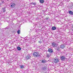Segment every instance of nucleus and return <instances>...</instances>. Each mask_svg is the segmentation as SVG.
<instances>
[{"label":"nucleus","mask_w":73,"mask_h":73,"mask_svg":"<svg viewBox=\"0 0 73 73\" xmlns=\"http://www.w3.org/2000/svg\"><path fill=\"white\" fill-rule=\"evenodd\" d=\"M33 56L34 57H39L40 54L38 52H34L33 54Z\"/></svg>","instance_id":"obj_1"},{"label":"nucleus","mask_w":73,"mask_h":73,"mask_svg":"<svg viewBox=\"0 0 73 73\" xmlns=\"http://www.w3.org/2000/svg\"><path fill=\"white\" fill-rule=\"evenodd\" d=\"M53 62L56 64H58V62H59V59L58 58H55L53 60Z\"/></svg>","instance_id":"obj_2"},{"label":"nucleus","mask_w":73,"mask_h":73,"mask_svg":"<svg viewBox=\"0 0 73 73\" xmlns=\"http://www.w3.org/2000/svg\"><path fill=\"white\" fill-rule=\"evenodd\" d=\"M52 46H53V47H55V48H56V47L57 46V44L54 42H53L52 43Z\"/></svg>","instance_id":"obj_3"},{"label":"nucleus","mask_w":73,"mask_h":73,"mask_svg":"<svg viewBox=\"0 0 73 73\" xmlns=\"http://www.w3.org/2000/svg\"><path fill=\"white\" fill-rule=\"evenodd\" d=\"M62 61H64L66 59V57L64 56H62L60 58Z\"/></svg>","instance_id":"obj_4"},{"label":"nucleus","mask_w":73,"mask_h":73,"mask_svg":"<svg viewBox=\"0 0 73 73\" xmlns=\"http://www.w3.org/2000/svg\"><path fill=\"white\" fill-rule=\"evenodd\" d=\"M65 44H62L60 45V48L62 49H64L65 48Z\"/></svg>","instance_id":"obj_5"},{"label":"nucleus","mask_w":73,"mask_h":73,"mask_svg":"<svg viewBox=\"0 0 73 73\" xmlns=\"http://www.w3.org/2000/svg\"><path fill=\"white\" fill-rule=\"evenodd\" d=\"M30 58H31V56L29 54L26 57V60H29Z\"/></svg>","instance_id":"obj_6"},{"label":"nucleus","mask_w":73,"mask_h":73,"mask_svg":"<svg viewBox=\"0 0 73 73\" xmlns=\"http://www.w3.org/2000/svg\"><path fill=\"white\" fill-rule=\"evenodd\" d=\"M55 49L57 50L58 51H60L61 50V48L59 47H58L56 48Z\"/></svg>","instance_id":"obj_7"},{"label":"nucleus","mask_w":73,"mask_h":73,"mask_svg":"<svg viewBox=\"0 0 73 73\" xmlns=\"http://www.w3.org/2000/svg\"><path fill=\"white\" fill-rule=\"evenodd\" d=\"M15 5H16L15 3H12L11 5V8H14V7H15Z\"/></svg>","instance_id":"obj_8"},{"label":"nucleus","mask_w":73,"mask_h":73,"mask_svg":"<svg viewBox=\"0 0 73 73\" xmlns=\"http://www.w3.org/2000/svg\"><path fill=\"white\" fill-rule=\"evenodd\" d=\"M1 11L2 12H5L6 11L5 7H4L3 8H2V9Z\"/></svg>","instance_id":"obj_9"},{"label":"nucleus","mask_w":73,"mask_h":73,"mask_svg":"<svg viewBox=\"0 0 73 73\" xmlns=\"http://www.w3.org/2000/svg\"><path fill=\"white\" fill-rule=\"evenodd\" d=\"M48 51L49 52H50V53H52L53 52V50H52L51 48H49Z\"/></svg>","instance_id":"obj_10"},{"label":"nucleus","mask_w":73,"mask_h":73,"mask_svg":"<svg viewBox=\"0 0 73 73\" xmlns=\"http://www.w3.org/2000/svg\"><path fill=\"white\" fill-rule=\"evenodd\" d=\"M30 5H32V4L33 5H35V6L36 5V2H33L30 3Z\"/></svg>","instance_id":"obj_11"},{"label":"nucleus","mask_w":73,"mask_h":73,"mask_svg":"<svg viewBox=\"0 0 73 73\" xmlns=\"http://www.w3.org/2000/svg\"><path fill=\"white\" fill-rule=\"evenodd\" d=\"M69 13L70 15H73V12L72 11H69Z\"/></svg>","instance_id":"obj_12"},{"label":"nucleus","mask_w":73,"mask_h":73,"mask_svg":"<svg viewBox=\"0 0 73 73\" xmlns=\"http://www.w3.org/2000/svg\"><path fill=\"white\" fill-rule=\"evenodd\" d=\"M52 30L53 31L56 30V27H52Z\"/></svg>","instance_id":"obj_13"},{"label":"nucleus","mask_w":73,"mask_h":73,"mask_svg":"<svg viewBox=\"0 0 73 73\" xmlns=\"http://www.w3.org/2000/svg\"><path fill=\"white\" fill-rule=\"evenodd\" d=\"M17 50H21V48L20 46L17 47Z\"/></svg>","instance_id":"obj_14"},{"label":"nucleus","mask_w":73,"mask_h":73,"mask_svg":"<svg viewBox=\"0 0 73 73\" xmlns=\"http://www.w3.org/2000/svg\"><path fill=\"white\" fill-rule=\"evenodd\" d=\"M40 3H44V0H40Z\"/></svg>","instance_id":"obj_15"},{"label":"nucleus","mask_w":73,"mask_h":73,"mask_svg":"<svg viewBox=\"0 0 73 73\" xmlns=\"http://www.w3.org/2000/svg\"><path fill=\"white\" fill-rule=\"evenodd\" d=\"M42 70H46V68L45 66H44L43 67H42Z\"/></svg>","instance_id":"obj_16"},{"label":"nucleus","mask_w":73,"mask_h":73,"mask_svg":"<svg viewBox=\"0 0 73 73\" xmlns=\"http://www.w3.org/2000/svg\"><path fill=\"white\" fill-rule=\"evenodd\" d=\"M46 62V60H43L42 61V63H45Z\"/></svg>","instance_id":"obj_17"},{"label":"nucleus","mask_w":73,"mask_h":73,"mask_svg":"<svg viewBox=\"0 0 73 73\" xmlns=\"http://www.w3.org/2000/svg\"><path fill=\"white\" fill-rule=\"evenodd\" d=\"M20 68L21 69H24V66L22 65L20 66Z\"/></svg>","instance_id":"obj_18"},{"label":"nucleus","mask_w":73,"mask_h":73,"mask_svg":"<svg viewBox=\"0 0 73 73\" xmlns=\"http://www.w3.org/2000/svg\"><path fill=\"white\" fill-rule=\"evenodd\" d=\"M17 32L18 34H20V30H18Z\"/></svg>","instance_id":"obj_19"},{"label":"nucleus","mask_w":73,"mask_h":73,"mask_svg":"<svg viewBox=\"0 0 73 73\" xmlns=\"http://www.w3.org/2000/svg\"><path fill=\"white\" fill-rule=\"evenodd\" d=\"M45 20H49V17H47L46 18H45Z\"/></svg>","instance_id":"obj_20"},{"label":"nucleus","mask_w":73,"mask_h":73,"mask_svg":"<svg viewBox=\"0 0 73 73\" xmlns=\"http://www.w3.org/2000/svg\"><path fill=\"white\" fill-rule=\"evenodd\" d=\"M47 57H48V58H49V54H47L46 56Z\"/></svg>","instance_id":"obj_21"},{"label":"nucleus","mask_w":73,"mask_h":73,"mask_svg":"<svg viewBox=\"0 0 73 73\" xmlns=\"http://www.w3.org/2000/svg\"><path fill=\"white\" fill-rule=\"evenodd\" d=\"M8 28H8V27H6L5 28V29H8Z\"/></svg>","instance_id":"obj_22"},{"label":"nucleus","mask_w":73,"mask_h":73,"mask_svg":"<svg viewBox=\"0 0 73 73\" xmlns=\"http://www.w3.org/2000/svg\"><path fill=\"white\" fill-rule=\"evenodd\" d=\"M48 62H50V60H48Z\"/></svg>","instance_id":"obj_23"},{"label":"nucleus","mask_w":73,"mask_h":73,"mask_svg":"<svg viewBox=\"0 0 73 73\" xmlns=\"http://www.w3.org/2000/svg\"><path fill=\"white\" fill-rule=\"evenodd\" d=\"M38 42L39 43H40V44L41 43V42L40 41H39Z\"/></svg>","instance_id":"obj_24"},{"label":"nucleus","mask_w":73,"mask_h":73,"mask_svg":"<svg viewBox=\"0 0 73 73\" xmlns=\"http://www.w3.org/2000/svg\"><path fill=\"white\" fill-rule=\"evenodd\" d=\"M32 8H35V6H32Z\"/></svg>","instance_id":"obj_25"},{"label":"nucleus","mask_w":73,"mask_h":73,"mask_svg":"<svg viewBox=\"0 0 73 73\" xmlns=\"http://www.w3.org/2000/svg\"><path fill=\"white\" fill-rule=\"evenodd\" d=\"M3 3H4V1H3Z\"/></svg>","instance_id":"obj_26"},{"label":"nucleus","mask_w":73,"mask_h":73,"mask_svg":"<svg viewBox=\"0 0 73 73\" xmlns=\"http://www.w3.org/2000/svg\"><path fill=\"white\" fill-rule=\"evenodd\" d=\"M72 28H73V25L72 26Z\"/></svg>","instance_id":"obj_27"},{"label":"nucleus","mask_w":73,"mask_h":73,"mask_svg":"<svg viewBox=\"0 0 73 73\" xmlns=\"http://www.w3.org/2000/svg\"><path fill=\"white\" fill-rule=\"evenodd\" d=\"M73 5H72V7H73Z\"/></svg>","instance_id":"obj_28"}]
</instances>
